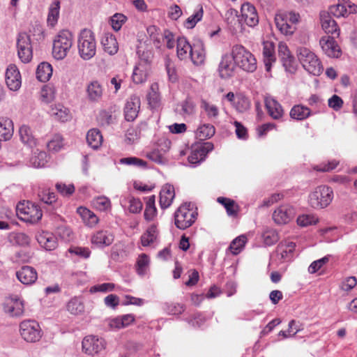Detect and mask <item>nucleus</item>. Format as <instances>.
Wrapping results in <instances>:
<instances>
[{
    "label": "nucleus",
    "mask_w": 357,
    "mask_h": 357,
    "mask_svg": "<svg viewBox=\"0 0 357 357\" xmlns=\"http://www.w3.org/2000/svg\"><path fill=\"white\" fill-rule=\"evenodd\" d=\"M206 57L204 45L199 42L191 45L185 37L180 36V60L190 59L194 65L200 66Z\"/></svg>",
    "instance_id": "obj_1"
},
{
    "label": "nucleus",
    "mask_w": 357,
    "mask_h": 357,
    "mask_svg": "<svg viewBox=\"0 0 357 357\" xmlns=\"http://www.w3.org/2000/svg\"><path fill=\"white\" fill-rule=\"evenodd\" d=\"M79 56L84 61L91 59L96 54V40L94 33L90 29L81 31L77 38Z\"/></svg>",
    "instance_id": "obj_2"
},
{
    "label": "nucleus",
    "mask_w": 357,
    "mask_h": 357,
    "mask_svg": "<svg viewBox=\"0 0 357 357\" xmlns=\"http://www.w3.org/2000/svg\"><path fill=\"white\" fill-rule=\"evenodd\" d=\"M231 55L234 63L249 73H252L257 69V60L255 56L241 45L233 46Z\"/></svg>",
    "instance_id": "obj_3"
},
{
    "label": "nucleus",
    "mask_w": 357,
    "mask_h": 357,
    "mask_svg": "<svg viewBox=\"0 0 357 357\" xmlns=\"http://www.w3.org/2000/svg\"><path fill=\"white\" fill-rule=\"evenodd\" d=\"M73 44V33L68 30L58 33L53 41L52 55L57 60H62L68 55Z\"/></svg>",
    "instance_id": "obj_4"
},
{
    "label": "nucleus",
    "mask_w": 357,
    "mask_h": 357,
    "mask_svg": "<svg viewBox=\"0 0 357 357\" xmlns=\"http://www.w3.org/2000/svg\"><path fill=\"white\" fill-rule=\"evenodd\" d=\"M297 56L303 67L310 74L319 75L323 70L321 61L310 49L301 47L297 49Z\"/></svg>",
    "instance_id": "obj_5"
},
{
    "label": "nucleus",
    "mask_w": 357,
    "mask_h": 357,
    "mask_svg": "<svg viewBox=\"0 0 357 357\" xmlns=\"http://www.w3.org/2000/svg\"><path fill=\"white\" fill-rule=\"evenodd\" d=\"M299 13L294 11L283 12L276 14L275 22L277 28L284 35H292L296 31L295 25L300 22Z\"/></svg>",
    "instance_id": "obj_6"
},
{
    "label": "nucleus",
    "mask_w": 357,
    "mask_h": 357,
    "mask_svg": "<svg viewBox=\"0 0 357 357\" xmlns=\"http://www.w3.org/2000/svg\"><path fill=\"white\" fill-rule=\"evenodd\" d=\"M333 199V190L326 185H320L309 195V204L314 208L328 206Z\"/></svg>",
    "instance_id": "obj_7"
},
{
    "label": "nucleus",
    "mask_w": 357,
    "mask_h": 357,
    "mask_svg": "<svg viewBox=\"0 0 357 357\" xmlns=\"http://www.w3.org/2000/svg\"><path fill=\"white\" fill-rule=\"evenodd\" d=\"M17 214L20 220L30 223L37 222L43 216L40 208L30 202L17 204Z\"/></svg>",
    "instance_id": "obj_8"
},
{
    "label": "nucleus",
    "mask_w": 357,
    "mask_h": 357,
    "mask_svg": "<svg viewBox=\"0 0 357 357\" xmlns=\"http://www.w3.org/2000/svg\"><path fill=\"white\" fill-rule=\"evenodd\" d=\"M295 247L296 243L292 241H281L276 247L275 253L271 257L269 265L291 261Z\"/></svg>",
    "instance_id": "obj_9"
},
{
    "label": "nucleus",
    "mask_w": 357,
    "mask_h": 357,
    "mask_svg": "<svg viewBox=\"0 0 357 357\" xmlns=\"http://www.w3.org/2000/svg\"><path fill=\"white\" fill-rule=\"evenodd\" d=\"M20 331L22 337L28 342H36L42 336L38 323L33 320H25L21 322Z\"/></svg>",
    "instance_id": "obj_10"
},
{
    "label": "nucleus",
    "mask_w": 357,
    "mask_h": 357,
    "mask_svg": "<svg viewBox=\"0 0 357 357\" xmlns=\"http://www.w3.org/2000/svg\"><path fill=\"white\" fill-rule=\"evenodd\" d=\"M17 55L24 63L30 62L33 57L32 45L29 35L25 32L20 33L17 38Z\"/></svg>",
    "instance_id": "obj_11"
},
{
    "label": "nucleus",
    "mask_w": 357,
    "mask_h": 357,
    "mask_svg": "<svg viewBox=\"0 0 357 357\" xmlns=\"http://www.w3.org/2000/svg\"><path fill=\"white\" fill-rule=\"evenodd\" d=\"M198 216L197 208L193 202H185L180 206V229L190 227Z\"/></svg>",
    "instance_id": "obj_12"
},
{
    "label": "nucleus",
    "mask_w": 357,
    "mask_h": 357,
    "mask_svg": "<svg viewBox=\"0 0 357 357\" xmlns=\"http://www.w3.org/2000/svg\"><path fill=\"white\" fill-rule=\"evenodd\" d=\"M213 143L210 142L197 144L192 147L190 155L188 157L190 165H197L204 160L208 153L213 149Z\"/></svg>",
    "instance_id": "obj_13"
},
{
    "label": "nucleus",
    "mask_w": 357,
    "mask_h": 357,
    "mask_svg": "<svg viewBox=\"0 0 357 357\" xmlns=\"http://www.w3.org/2000/svg\"><path fill=\"white\" fill-rule=\"evenodd\" d=\"M106 347V342L102 337L94 335L86 336L82 341V349L89 354L93 356L103 351Z\"/></svg>",
    "instance_id": "obj_14"
},
{
    "label": "nucleus",
    "mask_w": 357,
    "mask_h": 357,
    "mask_svg": "<svg viewBox=\"0 0 357 357\" xmlns=\"http://www.w3.org/2000/svg\"><path fill=\"white\" fill-rule=\"evenodd\" d=\"M3 310L10 317H20L24 311V302L18 296H12L6 299Z\"/></svg>",
    "instance_id": "obj_15"
},
{
    "label": "nucleus",
    "mask_w": 357,
    "mask_h": 357,
    "mask_svg": "<svg viewBox=\"0 0 357 357\" xmlns=\"http://www.w3.org/2000/svg\"><path fill=\"white\" fill-rule=\"evenodd\" d=\"M295 209L289 204L281 205L273 213V220L278 225L288 223L295 215Z\"/></svg>",
    "instance_id": "obj_16"
},
{
    "label": "nucleus",
    "mask_w": 357,
    "mask_h": 357,
    "mask_svg": "<svg viewBox=\"0 0 357 357\" xmlns=\"http://www.w3.org/2000/svg\"><path fill=\"white\" fill-rule=\"evenodd\" d=\"M330 13L337 17H345L357 12V6L349 0H339L338 3L331 6Z\"/></svg>",
    "instance_id": "obj_17"
},
{
    "label": "nucleus",
    "mask_w": 357,
    "mask_h": 357,
    "mask_svg": "<svg viewBox=\"0 0 357 357\" xmlns=\"http://www.w3.org/2000/svg\"><path fill=\"white\" fill-rule=\"evenodd\" d=\"M5 77L6 85L10 90L16 91L20 89L22 84L21 75L15 65L8 66Z\"/></svg>",
    "instance_id": "obj_18"
},
{
    "label": "nucleus",
    "mask_w": 357,
    "mask_h": 357,
    "mask_svg": "<svg viewBox=\"0 0 357 357\" xmlns=\"http://www.w3.org/2000/svg\"><path fill=\"white\" fill-rule=\"evenodd\" d=\"M241 20L250 27L257 26L259 23V17L255 7L250 3H245L242 5Z\"/></svg>",
    "instance_id": "obj_19"
},
{
    "label": "nucleus",
    "mask_w": 357,
    "mask_h": 357,
    "mask_svg": "<svg viewBox=\"0 0 357 357\" xmlns=\"http://www.w3.org/2000/svg\"><path fill=\"white\" fill-rule=\"evenodd\" d=\"M265 107L268 115L274 120H281L284 116L282 105L273 97L266 96L264 99Z\"/></svg>",
    "instance_id": "obj_20"
},
{
    "label": "nucleus",
    "mask_w": 357,
    "mask_h": 357,
    "mask_svg": "<svg viewBox=\"0 0 357 357\" xmlns=\"http://www.w3.org/2000/svg\"><path fill=\"white\" fill-rule=\"evenodd\" d=\"M319 44L323 52L328 57L337 58L341 51L336 41L331 36H324L320 39Z\"/></svg>",
    "instance_id": "obj_21"
},
{
    "label": "nucleus",
    "mask_w": 357,
    "mask_h": 357,
    "mask_svg": "<svg viewBox=\"0 0 357 357\" xmlns=\"http://www.w3.org/2000/svg\"><path fill=\"white\" fill-rule=\"evenodd\" d=\"M278 55L286 70H294V57L291 55L287 45L282 42L278 45Z\"/></svg>",
    "instance_id": "obj_22"
},
{
    "label": "nucleus",
    "mask_w": 357,
    "mask_h": 357,
    "mask_svg": "<svg viewBox=\"0 0 357 357\" xmlns=\"http://www.w3.org/2000/svg\"><path fill=\"white\" fill-rule=\"evenodd\" d=\"M140 107V99L137 96H132L127 100L124 108L125 118L128 121H132L137 116Z\"/></svg>",
    "instance_id": "obj_23"
},
{
    "label": "nucleus",
    "mask_w": 357,
    "mask_h": 357,
    "mask_svg": "<svg viewBox=\"0 0 357 357\" xmlns=\"http://www.w3.org/2000/svg\"><path fill=\"white\" fill-rule=\"evenodd\" d=\"M320 22L322 29L326 33L339 36L340 29L338 28L337 22L332 18L329 13L326 11L321 12Z\"/></svg>",
    "instance_id": "obj_24"
},
{
    "label": "nucleus",
    "mask_w": 357,
    "mask_h": 357,
    "mask_svg": "<svg viewBox=\"0 0 357 357\" xmlns=\"http://www.w3.org/2000/svg\"><path fill=\"white\" fill-rule=\"evenodd\" d=\"M235 65L233 58L228 54L223 55L218 66L220 77L224 79L231 77L234 75Z\"/></svg>",
    "instance_id": "obj_25"
},
{
    "label": "nucleus",
    "mask_w": 357,
    "mask_h": 357,
    "mask_svg": "<svg viewBox=\"0 0 357 357\" xmlns=\"http://www.w3.org/2000/svg\"><path fill=\"white\" fill-rule=\"evenodd\" d=\"M91 241L98 248L109 246L114 241V235L107 230H100L93 234Z\"/></svg>",
    "instance_id": "obj_26"
},
{
    "label": "nucleus",
    "mask_w": 357,
    "mask_h": 357,
    "mask_svg": "<svg viewBox=\"0 0 357 357\" xmlns=\"http://www.w3.org/2000/svg\"><path fill=\"white\" fill-rule=\"evenodd\" d=\"M263 56L266 70L269 71L272 64L276 61L273 42L269 40L263 42Z\"/></svg>",
    "instance_id": "obj_27"
},
{
    "label": "nucleus",
    "mask_w": 357,
    "mask_h": 357,
    "mask_svg": "<svg viewBox=\"0 0 357 357\" xmlns=\"http://www.w3.org/2000/svg\"><path fill=\"white\" fill-rule=\"evenodd\" d=\"M17 279L24 284H31L38 278L36 271L31 266H25L16 273Z\"/></svg>",
    "instance_id": "obj_28"
},
{
    "label": "nucleus",
    "mask_w": 357,
    "mask_h": 357,
    "mask_svg": "<svg viewBox=\"0 0 357 357\" xmlns=\"http://www.w3.org/2000/svg\"><path fill=\"white\" fill-rule=\"evenodd\" d=\"M159 231L155 225L149 226L145 232L141 236L140 241L142 246L153 245L158 241Z\"/></svg>",
    "instance_id": "obj_29"
},
{
    "label": "nucleus",
    "mask_w": 357,
    "mask_h": 357,
    "mask_svg": "<svg viewBox=\"0 0 357 357\" xmlns=\"http://www.w3.org/2000/svg\"><path fill=\"white\" fill-rule=\"evenodd\" d=\"M175 197L174 188L169 185H165L160 192V205L162 208H168Z\"/></svg>",
    "instance_id": "obj_30"
},
{
    "label": "nucleus",
    "mask_w": 357,
    "mask_h": 357,
    "mask_svg": "<svg viewBox=\"0 0 357 357\" xmlns=\"http://www.w3.org/2000/svg\"><path fill=\"white\" fill-rule=\"evenodd\" d=\"M36 238L38 243L47 250H53L56 247V240L55 236L47 231L38 232Z\"/></svg>",
    "instance_id": "obj_31"
},
{
    "label": "nucleus",
    "mask_w": 357,
    "mask_h": 357,
    "mask_svg": "<svg viewBox=\"0 0 357 357\" xmlns=\"http://www.w3.org/2000/svg\"><path fill=\"white\" fill-rule=\"evenodd\" d=\"M104 51L109 55H114L119 50V45L115 36L112 33H105L101 39Z\"/></svg>",
    "instance_id": "obj_32"
},
{
    "label": "nucleus",
    "mask_w": 357,
    "mask_h": 357,
    "mask_svg": "<svg viewBox=\"0 0 357 357\" xmlns=\"http://www.w3.org/2000/svg\"><path fill=\"white\" fill-rule=\"evenodd\" d=\"M103 93V89L98 81L89 82L86 86V94L88 99L91 102H98Z\"/></svg>",
    "instance_id": "obj_33"
},
{
    "label": "nucleus",
    "mask_w": 357,
    "mask_h": 357,
    "mask_svg": "<svg viewBox=\"0 0 357 357\" xmlns=\"http://www.w3.org/2000/svg\"><path fill=\"white\" fill-rule=\"evenodd\" d=\"M13 122L8 118L0 119V139L4 141L10 139L13 135Z\"/></svg>",
    "instance_id": "obj_34"
},
{
    "label": "nucleus",
    "mask_w": 357,
    "mask_h": 357,
    "mask_svg": "<svg viewBox=\"0 0 357 357\" xmlns=\"http://www.w3.org/2000/svg\"><path fill=\"white\" fill-rule=\"evenodd\" d=\"M21 142L30 148L36 146L37 140L34 137L31 128L26 125H22L19 130Z\"/></svg>",
    "instance_id": "obj_35"
},
{
    "label": "nucleus",
    "mask_w": 357,
    "mask_h": 357,
    "mask_svg": "<svg viewBox=\"0 0 357 357\" xmlns=\"http://www.w3.org/2000/svg\"><path fill=\"white\" fill-rule=\"evenodd\" d=\"M149 66L145 63H138L134 68L132 78L135 84L144 82L148 77Z\"/></svg>",
    "instance_id": "obj_36"
},
{
    "label": "nucleus",
    "mask_w": 357,
    "mask_h": 357,
    "mask_svg": "<svg viewBox=\"0 0 357 357\" xmlns=\"http://www.w3.org/2000/svg\"><path fill=\"white\" fill-rule=\"evenodd\" d=\"M146 98L149 105L152 109L158 108L160 105V94L159 93V86L157 83L151 84L148 91Z\"/></svg>",
    "instance_id": "obj_37"
},
{
    "label": "nucleus",
    "mask_w": 357,
    "mask_h": 357,
    "mask_svg": "<svg viewBox=\"0 0 357 357\" xmlns=\"http://www.w3.org/2000/svg\"><path fill=\"white\" fill-rule=\"evenodd\" d=\"M86 142L88 145L93 149H98L102 143V136L97 128L89 130L86 134Z\"/></svg>",
    "instance_id": "obj_38"
},
{
    "label": "nucleus",
    "mask_w": 357,
    "mask_h": 357,
    "mask_svg": "<svg viewBox=\"0 0 357 357\" xmlns=\"http://www.w3.org/2000/svg\"><path fill=\"white\" fill-rule=\"evenodd\" d=\"M50 114L55 119L62 122L68 121L71 117L69 109L62 105H56L52 107Z\"/></svg>",
    "instance_id": "obj_39"
},
{
    "label": "nucleus",
    "mask_w": 357,
    "mask_h": 357,
    "mask_svg": "<svg viewBox=\"0 0 357 357\" xmlns=\"http://www.w3.org/2000/svg\"><path fill=\"white\" fill-rule=\"evenodd\" d=\"M289 115L294 119L303 121L311 115V110L306 106L296 105L291 109Z\"/></svg>",
    "instance_id": "obj_40"
},
{
    "label": "nucleus",
    "mask_w": 357,
    "mask_h": 357,
    "mask_svg": "<svg viewBox=\"0 0 357 357\" xmlns=\"http://www.w3.org/2000/svg\"><path fill=\"white\" fill-rule=\"evenodd\" d=\"M52 75V66L47 63L43 62L40 63L36 70V77L43 82H47Z\"/></svg>",
    "instance_id": "obj_41"
},
{
    "label": "nucleus",
    "mask_w": 357,
    "mask_h": 357,
    "mask_svg": "<svg viewBox=\"0 0 357 357\" xmlns=\"http://www.w3.org/2000/svg\"><path fill=\"white\" fill-rule=\"evenodd\" d=\"M218 203L224 206L226 209L227 213L229 216H236L238 214L239 206L238 204L229 198L219 197L217 199Z\"/></svg>",
    "instance_id": "obj_42"
},
{
    "label": "nucleus",
    "mask_w": 357,
    "mask_h": 357,
    "mask_svg": "<svg viewBox=\"0 0 357 357\" xmlns=\"http://www.w3.org/2000/svg\"><path fill=\"white\" fill-rule=\"evenodd\" d=\"M60 1H54L49 8V13L47 19V25L54 27L59 17Z\"/></svg>",
    "instance_id": "obj_43"
},
{
    "label": "nucleus",
    "mask_w": 357,
    "mask_h": 357,
    "mask_svg": "<svg viewBox=\"0 0 357 357\" xmlns=\"http://www.w3.org/2000/svg\"><path fill=\"white\" fill-rule=\"evenodd\" d=\"M77 213L81 215L86 225L91 227H94L98 222L96 215L86 208L79 207Z\"/></svg>",
    "instance_id": "obj_44"
},
{
    "label": "nucleus",
    "mask_w": 357,
    "mask_h": 357,
    "mask_svg": "<svg viewBox=\"0 0 357 357\" xmlns=\"http://www.w3.org/2000/svg\"><path fill=\"white\" fill-rule=\"evenodd\" d=\"M204 10L201 5H199L197 8L195 10L194 13L190 15L184 22L183 26L187 29H192L195 26L197 22L201 21L203 17Z\"/></svg>",
    "instance_id": "obj_45"
},
{
    "label": "nucleus",
    "mask_w": 357,
    "mask_h": 357,
    "mask_svg": "<svg viewBox=\"0 0 357 357\" xmlns=\"http://www.w3.org/2000/svg\"><path fill=\"white\" fill-rule=\"evenodd\" d=\"M215 127L210 123H206L203 124L197 128L196 135L200 140H204L212 137L215 135Z\"/></svg>",
    "instance_id": "obj_46"
},
{
    "label": "nucleus",
    "mask_w": 357,
    "mask_h": 357,
    "mask_svg": "<svg viewBox=\"0 0 357 357\" xmlns=\"http://www.w3.org/2000/svg\"><path fill=\"white\" fill-rule=\"evenodd\" d=\"M264 243L267 246L273 245L276 243L279 239V234L274 229H266L261 235Z\"/></svg>",
    "instance_id": "obj_47"
},
{
    "label": "nucleus",
    "mask_w": 357,
    "mask_h": 357,
    "mask_svg": "<svg viewBox=\"0 0 357 357\" xmlns=\"http://www.w3.org/2000/svg\"><path fill=\"white\" fill-rule=\"evenodd\" d=\"M233 106L239 112H245L250 107V100L242 94L236 95V100L233 102Z\"/></svg>",
    "instance_id": "obj_48"
},
{
    "label": "nucleus",
    "mask_w": 357,
    "mask_h": 357,
    "mask_svg": "<svg viewBox=\"0 0 357 357\" xmlns=\"http://www.w3.org/2000/svg\"><path fill=\"white\" fill-rule=\"evenodd\" d=\"M246 241L247 238L245 236L241 235L238 236L231 241L229 249L231 250L233 255H236L242 251Z\"/></svg>",
    "instance_id": "obj_49"
},
{
    "label": "nucleus",
    "mask_w": 357,
    "mask_h": 357,
    "mask_svg": "<svg viewBox=\"0 0 357 357\" xmlns=\"http://www.w3.org/2000/svg\"><path fill=\"white\" fill-rule=\"evenodd\" d=\"M55 97V90L52 86L45 85L40 90V98L42 102L49 103L52 102Z\"/></svg>",
    "instance_id": "obj_50"
},
{
    "label": "nucleus",
    "mask_w": 357,
    "mask_h": 357,
    "mask_svg": "<svg viewBox=\"0 0 357 357\" xmlns=\"http://www.w3.org/2000/svg\"><path fill=\"white\" fill-rule=\"evenodd\" d=\"M149 257L146 254H141L137 261V272L140 275H144L149 266Z\"/></svg>",
    "instance_id": "obj_51"
},
{
    "label": "nucleus",
    "mask_w": 357,
    "mask_h": 357,
    "mask_svg": "<svg viewBox=\"0 0 357 357\" xmlns=\"http://www.w3.org/2000/svg\"><path fill=\"white\" fill-rule=\"evenodd\" d=\"M119 163L121 165L135 166L143 169L148 167L146 161L137 157H128L121 158L119 160Z\"/></svg>",
    "instance_id": "obj_52"
},
{
    "label": "nucleus",
    "mask_w": 357,
    "mask_h": 357,
    "mask_svg": "<svg viewBox=\"0 0 357 357\" xmlns=\"http://www.w3.org/2000/svg\"><path fill=\"white\" fill-rule=\"evenodd\" d=\"M67 310L73 314H78L84 312V307L79 298H73L68 303Z\"/></svg>",
    "instance_id": "obj_53"
},
{
    "label": "nucleus",
    "mask_w": 357,
    "mask_h": 357,
    "mask_svg": "<svg viewBox=\"0 0 357 357\" xmlns=\"http://www.w3.org/2000/svg\"><path fill=\"white\" fill-rule=\"evenodd\" d=\"M296 221L299 226L307 227L316 225L319 221V218L314 214H303L299 215Z\"/></svg>",
    "instance_id": "obj_54"
},
{
    "label": "nucleus",
    "mask_w": 357,
    "mask_h": 357,
    "mask_svg": "<svg viewBox=\"0 0 357 357\" xmlns=\"http://www.w3.org/2000/svg\"><path fill=\"white\" fill-rule=\"evenodd\" d=\"M47 149L50 151L57 152L63 146V137L56 134L53 136L47 144Z\"/></svg>",
    "instance_id": "obj_55"
},
{
    "label": "nucleus",
    "mask_w": 357,
    "mask_h": 357,
    "mask_svg": "<svg viewBox=\"0 0 357 357\" xmlns=\"http://www.w3.org/2000/svg\"><path fill=\"white\" fill-rule=\"evenodd\" d=\"M164 155L163 152L162 153L159 149L156 148L146 153V158L158 164H164L166 162Z\"/></svg>",
    "instance_id": "obj_56"
},
{
    "label": "nucleus",
    "mask_w": 357,
    "mask_h": 357,
    "mask_svg": "<svg viewBox=\"0 0 357 357\" xmlns=\"http://www.w3.org/2000/svg\"><path fill=\"white\" fill-rule=\"evenodd\" d=\"M330 257V255H326L319 259H317L312 262L308 267V272L311 274L317 272L329 261Z\"/></svg>",
    "instance_id": "obj_57"
},
{
    "label": "nucleus",
    "mask_w": 357,
    "mask_h": 357,
    "mask_svg": "<svg viewBox=\"0 0 357 357\" xmlns=\"http://www.w3.org/2000/svg\"><path fill=\"white\" fill-rule=\"evenodd\" d=\"M201 107L204 109L208 118H217L219 114L218 108L206 100H202Z\"/></svg>",
    "instance_id": "obj_58"
},
{
    "label": "nucleus",
    "mask_w": 357,
    "mask_h": 357,
    "mask_svg": "<svg viewBox=\"0 0 357 357\" xmlns=\"http://www.w3.org/2000/svg\"><path fill=\"white\" fill-rule=\"evenodd\" d=\"M127 17L122 13H115L111 17V25L112 29L117 31L121 29L122 25L126 22Z\"/></svg>",
    "instance_id": "obj_59"
},
{
    "label": "nucleus",
    "mask_w": 357,
    "mask_h": 357,
    "mask_svg": "<svg viewBox=\"0 0 357 357\" xmlns=\"http://www.w3.org/2000/svg\"><path fill=\"white\" fill-rule=\"evenodd\" d=\"M93 204L98 210L104 211L110 208V200L105 197H99L93 200Z\"/></svg>",
    "instance_id": "obj_60"
},
{
    "label": "nucleus",
    "mask_w": 357,
    "mask_h": 357,
    "mask_svg": "<svg viewBox=\"0 0 357 357\" xmlns=\"http://www.w3.org/2000/svg\"><path fill=\"white\" fill-rule=\"evenodd\" d=\"M68 252L70 254H74L83 259L89 258L91 255V251L88 248H82L78 246L70 248Z\"/></svg>",
    "instance_id": "obj_61"
},
{
    "label": "nucleus",
    "mask_w": 357,
    "mask_h": 357,
    "mask_svg": "<svg viewBox=\"0 0 357 357\" xmlns=\"http://www.w3.org/2000/svg\"><path fill=\"white\" fill-rule=\"evenodd\" d=\"M339 165V161L333 160L327 162H322L314 167V169L318 172H329L334 169Z\"/></svg>",
    "instance_id": "obj_62"
},
{
    "label": "nucleus",
    "mask_w": 357,
    "mask_h": 357,
    "mask_svg": "<svg viewBox=\"0 0 357 357\" xmlns=\"http://www.w3.org/2000/svg\"><path fill=\"white\" fill-rule=\"evenodd\" d=\"M46 153L40 151L38 155H34L31 158V163L34 167H42L47 162Z\"/></svg>",
    "instance_id": "obj_63"
},
{
    "label": "nucleus",
    "mask_w": 357,
    "mask_h": 357,
    "mask_svg": "<svg viewBox=\"0 0 357 357\" xmlns=\"http://www.w3.org/2000/svg\"><path fill=\"white\" fill-rule=\"evenodd\" d=\"M357 284V279L354 276L346 278L341 284V289L345 291H349Z\"/></svg>",
    "instance_id": "obj_64"
}]
</instances>
